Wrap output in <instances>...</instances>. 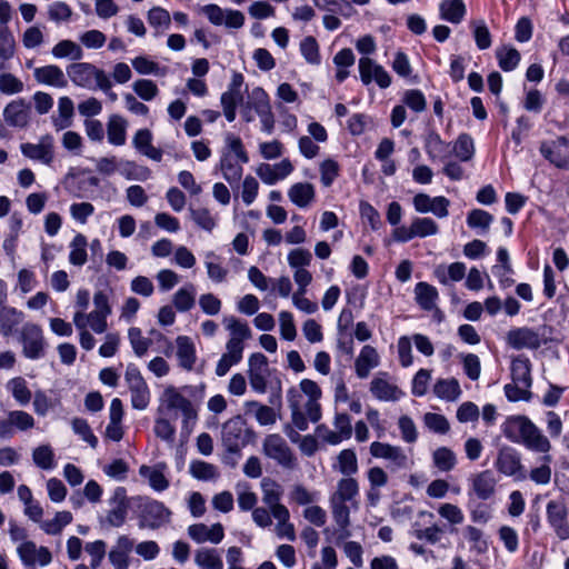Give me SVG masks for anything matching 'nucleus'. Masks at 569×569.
<instances>
[{"label":"nucleus","mask_w":569,"mask_h":569,"mask_svg":"<svg viewBox=\"0 0 569 569\" xmlns=\"http://www.w3.org/2000/svg\"><path fill=\"white\" fill-rule=\"evenodd\" d=\"M503 436L513 443H522L536 452H548L550 441L540 429L526 416H510L501 425Z\"/></svg>","instance_id":"nucleus-1"},{"label":"nucleus","mask_w":569,"mask_h":569,"mask_svg":"<svg viewBox=\"0 0 569 569\" xmlns=\"http://www.w3.org/2000/svg\"><path fill=\"white\" fill-rule=\"evenodd\" d=\"M257 435L253 429L247 427V421L238 415L227 420L221 428V442L226 451L231 455H240L241 449L254 442Z\"/></svg>","instance_id":"nucleus-2"},{"label":"nucleus","mask_w":569,"mask_h":569,"mask_svg":"<svg viewBox=\"0 0 569 569\" xmlns=\"http://www.w3.org/2000/svg\"><path fill=\"white\" fill-rule=\"evenodd\" d=\"M551 330L552 328L548 326H542L539 331L528 327L515 328L508 331L506 340L508 346L516 350H537L541 345L548 343L550 339L546 337V332Z\"/></svg>","instance_id":"nucleus-3"},{"label":"nucleus","mask_w":569,"mask_h":569,"mask_svg":"<svg viewBox=\"0 0 569 569\" xmlns=\"http://www.w3.org/2000/svg\"><path fill=\"white\" fill-rule=\"evenodd\" d=\"M67 74L77 86L88 90H97L100 81L108 83V76L101 69L89 62H74L67 67Z\"/></svg>","instance_id":"nucleus-4"},{"label":"nucleus","mask_w":569,"mask_h":569,"mask_svg":"<svg viewBox=\"0 0 569 569\" xmlns=\"http://www.w3.org/2000/svg\"><path fill=\"white\" fill-rule=\"evenodd\" d=\"M23 356L28 359H39L44 355L46 341L40 326L31 322L23 325L20 337Z\"/></svg>","instance_id":"nucleus-5"},{"label":"nucleus","mask_w":569,"mask_h":569,"mask_svg":"<svg viewBox=\"0 0 569 569\" xmlns=\"http://www.w3.org/2000/svg\"><path fill=\"white\" fill-rule=\"evenodd\" d=\"M438 232L437 223L430 218H417L412 221L410 227H398L392 231V238L397 242H408L411 239L419 237L425 238Z\"/></svg>","instance_id":"nucleus-6"},{"label":"nucleus","mask_w":569,"mask_h":569,"mask_svg":"<svg viewBox=\"0 0 569 569\" xmlns=\"http://www.w3.org/2000/svg\"><path fill=\"white\" fill-rule=\"evenodd\" d=\"M495 466L505 476H512L518 480L526 478L521 455L512 447L505 446L498 451Z\"/></svg>","instance_id":"nucleus-7"},{"label":"nucleus","mask_w":569,"mask_h":569,"mask_svg":"<svg viewBox=\"0 0 569 569\" xmlns=\"http://www.w3.org/2000/svg\"><path fill=\"white\" fill-rule=\"evenodd\" d=\"M540 152L548 161L560 169H569V139L560 136L552 141H543Z\"/></svg>","instance_id":"nucleus-8"},{"label":"nucleus","mask_w":569,"mask_h":569,"mask_svg":"<svg viewBox=\"0 0 569 569\" xmlns=\"http://www.w3.org/2000/svg\"><path fill=\"white\" fill-rule=\"evenodd\" d=\"M263 452L282 467L292 468L295 465V457L291 449L284 439L278 433H272L266 437L263 441Z\"/></svg>","instance_id":"nucleus-9"},{"label":"nucleus","mask_w":569,"mask_h":569,"mask_svg":"<svg viewBox=\"0 0 569 569\" xmlns=\"http://www.w3.org/2000/svg\"><path fill=\"white\" fill-rule=\"evenodd\" d=\"M249 100L252 109L260 118L262 130L269 134L272 133L274 129V116L267 92L262 88L256 87L252 89Z\"/></svg>","instance_id":"nucleus-10"},{"label":"nucleus","mask_w":569,"mask_h":569,"mask_svg":"<svg viewBox=\"0 0 569 569\" xmlns=\"http://www.w3.org/2000/svg\"><path fill=\"white\" fill-rule=\"evenodd\" d=\"M269 376L268 358L261 352H254L249 358L248 378L251 388L258 393L267 391Z\"/></svg>","instance_id":"nucleus-11"},{"label":"nucleus","mask_w":569,"mask_h":569,"mask_svg":"<svg viewBox=\"0 0 569 569\" xmlns=\"http://www.w3.org/2000/svg\"><path fill=\"white\" fill-rule=\"evenodd\" d=\"M359 73L363 84H369L372 81L380 88H388L391 83L389 73L383 69L382 66L376 63L368 57H362L359 60Z\"/></svg>","instance_id":"nucleus-12"},{"label":"nucleus","mask_w":569,"mask_h":569,"mask_svg":"<svg viewBox=\"0 0 569 569\" xmlns=\"http://www.w3.org/2000/svg\"><path fill=\"white\" fill-rule=\"evenodd\" d=\"M568 510L562 501L550 500L547 503V518L557 537L561 540L569 538Z\"/></svg>","instance_id":"nucleus-13"},{"label":"nucleus","mask_w":569,"mask_h":569,"mask_svg":"<svg viewBox=\"0 0 569 569\" xmlns=\"http://www.w3.org/2000/svg\"><path fill=\"white\" fill-rule=\"evenodd\" d=\"M369 451L373 458L388 460L392 469L407 467L408 458L400 447L387 442L373 441L370 445Z\"/></svg>","instance_id":"nucleus-14"},{"label":"nucleus","mask_w":569,"mask_h":569,"mask_svg":"<svg viewBox=\"0 0 569 569\" xmlns=\"http://www.w3.org/2000/svg\"><path fill=\"white\" fill-rule=\"evenodd\" d=\"M24 157L50 164L53 161V138L46 134L40 138L39 143H22L20 146Z\"/></svg>","instance_id":"nucleus-15"},{"label":"nucleus","mask_w":569,"mask_h":569,"mask_svg":"<svg viewBox=\"0 0 569 569\" xmlns=\"http://www.w3.org/2000/svg\"><path fill=\"white\" fill-rule=\"evenodd\" d=\"M31 106L24 99L9 102L3 110L6 123L14 128H26L30 120Z\"/></svg>","instance_id":"nucleus-16"},{"label":"nucleus","mask_w":569,"mask_h":569,"mask_svg":"<svg viewBox=\"0 0 569 569\" xmlns=\"http://www.w3.org/2000/svg\"><path fill=\"white\" fill-rule=\"evenodd\" d=\"M292 171L293 166L289 159H282L276 164L261 163L257 168L258 177L267 184H273L287 178Z\"/></svg>","instance_id":"nucleus-17"},{"label":"nucleus","mask_w":569,"mask_h":569,"mask_svg":"<svg viewBox=\"0 0 569 569\" xmlns=\"http://www.w3.org/2000/svg\"><path fill=\"white\" fill-rule=\"evenodd\" d=\"M497 480L491 470H483L471 477V491L480 500L490 499L496 492Z\"/></svg>","instance_id":"nucleus-18"},{"label":"nucleus","mask_w":569,"mask_h":569,"mask_svg":"<svg viewBox=\"0 0 569 569\" xmlns=\"http://www.w3.org/2000/svg\"><path fill=\"white\" fill-rule=\"evenodd\" d=\"M171 511L160 501L144 498V527L159 528L169 522Z\"/></svg>","instance_id":"nucleus-19"},{"label":"nucleus","mask_w":569,"mask_h":569,"mask_svg":"<svg viewBox=\"0 0 569 569\" xmlns=\"http://www.w3.org/2000/svg\"><path fill=\"white\" fill-rule=\"evenodd\" d=\"M188 535L198 543L206 541L219 543L224 537V531L220 522L212 525L210 528L204 523H194L188 528Z\"/></svg>","instance_id":"nucleus-20"},{"label":"nucleus","mask_w":569,"mask_h":569,"mask_svg":"<svg viewBox=\"0 0 569 569\" xmlns=\"http://www.w3.org/2000/svg\"><path fill=\"white\" fill-rule=\"evenodd\" d=\"M33 77L37 82L57 87V88H66L68 86V80L61 70L56 64H48L44 67L36 68L33 71Z\"/></svg>","instance_id":"nucleus-21"},{"label":"nucleus","mask_w":569,"mask_h":569,"mask_svg":"<svg viewBox=\"0 0 569 569\" xmlns=\"http://www.w3.org/2000/svg\"><path fill=\"white\" fill-rule=\"evenodd\" d=\"M370 392L375 398L381 401H397L403 396V392L398 388V386L392 385L380 377L371 380Z\"/></svg>","instance_id":"nucleus-22"},{"label":"nucleus","mask_w":569,"mask_h":569,"mask_svg":"<svg viewBox=\"0 0 569 569\" xmlns=\"http://www.w3.org/2000/svg\"><path fill=\"white\" fill-rule=\"evenodd\" d=\"M510 371L515 383H519L527 389L531 387V362L529 358L522 355L515 357L511 361Z\"/></svg>","instance_id":"nucleus-23"},{"label":"nucleus","mask_w":569,"mask_h":569,"mask_svg":"<svg viewBox=\"0 0 569 569\" xmlns=\"http://www.w3.org/2000/svg\"><path fill=\"white\" fill-rule=\"evenodd\" d=\"M244 78L241 73L234 72L232 74L227 91L221 94L220 102L222 107L237 108L243 102V92L241 90Z\"/></svg>","instance_id":"nucleus-24"},{"label":"nucleus","mask_w":569,"mask_h":569,"mask_svg":"<svg viewBox=\"0 0 569 569\" xmlns=\"http://www.w3.org/2000/svg\"><path fill=\"white\" fill-rule=\"evenodd\" d=\"M413 204L419 212L447 213L449 200L445 197L430 198L425 193H419L413 198Z\"/></svg>","instance_id":"nucleus-25"},{"label":"nucleus","mask_w":569,"mask_h":569,"mask_svg":"<svg viewBox=\"0 0 569 569\" xmlns=\"http://www.w3.org/2000/svg\"><path fill=\"white\" fill-rule=\"evenodd\" d=\"M111 502L116 506L108 512L107 522L112 527H119L124 522L127 516L126 489L118 487Z\"/></svg>","instance_id":"nucleus-26"},{"label":"nucleus","mask_w":569,"mask_h":569,"mask_svg":"<svg viewBox=\"0 0 569 569\" xmlns=\"http://www.w3.org/2000/svg\"><path fill=\"white\" fill-rule=\"evenodd\" d=\"M379 365V356L377 350L366 345L355 362L356 373L360 379H365L369 376L370 369Z\"/></svg>","instance_id":"nucleus-27"},{"label":"nucleus","mask_w":569,"mask_h":569,"mask_svg":"<svg viewBox=\"0 0 569 569\" xmlns=\"http://www.w3.org/2000/svg\"><path fill=\"white\" fill-rule=\"evenodd\" d=\"M425 150L431 160H445L451 154L450 144L445 142L435 131H430L426 136Z\"/></svg>","instance_id":"nucleus-28"},{"label":"nucleus","mask_w":569,"mask_h":569,"mask_svg":"<svg viewBox=\"0 0 569 569\" xmlns=\"http://www.w3.org/2000/svg\"><path fill=\"white\" fill-rule=\"evenodd\" d=\"M124 379L132 392V406L142 409V376L136 365H129L126 370Z\"/></svg>","instance_id":"nucleus-29"},{"label":"nucleus","mask_w":569,"mask_h":569,"mask_svg":"<svg viewBox=\"0 0 569 569\" xmlns=\"http://www.w3.org/2000/svg\"><path fill=\"white\" fill-rule=\"evenodd\" d=\"M177 357L179 365L191 370L196 362V349L191 339L187 336H179L177 338Z\"/></svg>","instance_id":"nucleus-30"},{"label":"nucleus","mask_w":569,"mask_h":569,"mask_svg":"<svg viewBox=\"0 0 569 569\" xmlns=\"http://www.w3.org/2000/svg\"><path fill=\"white\" fill-rule=\"evenodd\" d=\"M290 200L299 208H307L315 198V188L311 183L299 182L295 183L288 192Z\"/></svg>","instance_id":"nucleus-31"},{"label":"nucleus","mask_w":569,"mask_h":569,"mask_svg":"<svg viewBox=\"0 0 569 569\" xmlns=\"http://www.w3.org/2000/svg\"><path fill=\"white\" fill-rule=\"evenodd\" d=\"M415 293L416 301L421 309L430 311L435 308L438 291L433 286L427 282H418L415 288Z\"/></svg>","instance_id":"nucleus-32"},{"label":"nucleus","mask_w":569,"mask_h":569,"mask_svg":"<svg viewBox=\"0 0 569 569\" xmlns=\"http://www.w3.org/2000/svg\"><path fill=\"white\" fill-rule=\"evenodd\" d=\"M441 19L451 23H459L466 13L462 0H443L439 7Z\"/></svg>","instance_id":"nucleus-33"},{"label":"nucleus","mask_w":569,"mask_h":569,"mask_svg":"<svg viewBox=\"0 0 569 569\" xmlns=\"http://www.w3.org/2000/svg\"><path fill=\"white\" fill-rule=\"evenodd\" d=\"M23 320V312L13 307L0 309V327L3 336H11L18 325Z\"/></svg>","instance_id":"nucleus-34"},{"label":"nucleus","mask_w":569,"mask_h":569,"mask_svg":"<svg viewBox=\"0 0 569 569\" xmlns=\"http://www.w3.org/2000/svg\"><path fill=\"white\" fill-rule=\"evenodd\" d=\"M359 493L358 481L352 477H345L338 481L337 491L330 500L347 502Z\"/></svg>","instance_id":"nucleus-35"},{"label":"nucleus","mask_w":569,"mask_h":569,"mask_svg":"<svg viewBox=\"0 0 569 569\" xmlns=\"http://www.w3.org/2000/svg\"><path fill=\"white\" fill-rule=\"evenodd\" d=\"M435 395L447 401H455L461 395V389L457 379H439L433 387Z\"/></svg>","instance_id":"nucleus-36"},{"label":"nucleus","mask_w":569,"mask_h":569,"mask_svg":"<svg viewBox=\"0 0 569 569\" xmlns=\"http://www.w3.org/2000/svg\"><path fill=\"white\" fill-rule=\"evenodd\" d=\"M126 120L117 114L109 118L107 124L108 141L114 146H121L126 142Z\"/></svg>","instance_id":"nucleus-37"},{"label":"nucleus","mask_w":569,"mask_h":569,"mask_svg":"<svg viewBox=\"0 0 569 569\" xmlns=\"http://www.w3.org/2000/svg\"><path fill=\"white\" fill-rule=\"evenodd\" d=\"M166 468L164 463H158L152 468L144 466V477L148 478L149 486L154 491L161 492L169 488L170 482L164 476Z\"/></svg>","instance_id":"nucleus-38"},{"label":"nucleus","mask_w":569,"mask_h":569,"mask_svg":"<svg viewBox=\"0 0 569 569\" xmlns=\"http://www.w3.org/2000/svg\"><path fill=\"white\" fill-rule=\"evenodd\" d=\"M59 116L52 119L57 130H62L71 126V119L74 113V106L69 97H61L58 102Z\"/></svg>","instance_id":"nucleus-39"},{"label":"nucleus","mask_w":569,"mask_h":569,"mask_svg":"<svg viewBox=\"0 0 569 569\" xmlns=\"http://www.w3.org/2000/svg\"><path fill=\"white\" fill-rule=\"evenodd\" d=\"M173 306L180 312H187L193 308L196 302V288L188 283L180 288L173 296Z\"/></svg>","instance_id":"nucleus-40"},{"label":"nucleus","mask_w":569,"mask_h":569,"mask_svg":"<svg viewBox=\"0 0 569 569\" xmlns=\"http://www.w3.org/2000/svg\"><path fill=\"white\" fill-rule=\"evenodd\" d=\"M148 22L154 29V33L162 34L171 24L169 12L161 7H153L148 12Z\"/></svg>","instance_id":"nucleus-41"},{"label":"nucleus","mask_w":569,"mask_h":569,"mask_svg":"<svg viewBox=\"0 0 569 569\" xmlns=\"http://www.w3.org/2000/svg\"><path fill=\"white\" fill-rule=\"evenodd\" d=\"M222 322L226 329L230 332V339H239V341H244L251 338V330L248 323L236 318L234 316L224 317Z\"/></svg>","instance_id":"nucleus-42"},{"label":"nucleus","mask_w":569,"mask_h":569,"mask_svg":"<svg viewBox=\"0 0 569 569\" xmlns=\"http://www.w3.org/2000/svg\"><path fill=\"white\" fill-rule=\"evenodd\" d=\"M244 407L247 409V412L254 410L256 419L261 426L273 425L277 420V416L273 408L266 405H261L256 400L247 401L244 403Z\"/></svg>","instance_id":"nucleus-43"},{"label":"nucleus","mask_w":569,"mask_h":569,"mask_svg":"<svg viewBox=\"0 0 569 569\" xmlns=\"http://www.w3.org/2000/svg\"><path fill=\"white\" fill-rule=\"evenodd\" d=\"M338 470L346 477H351L358 472V459L353 449H343L337 457Z\"/></svg>","instance_id":"nucleus-44"},{"label":"nucleus","mask_w":569,"mask_h":569,"mask_svg":"<svg viewBox=\"0 0 569 569\" xmlns=\"http://www.w3.org/2000/svg\"><path fill=\"white\" fill-rule=\"evenodd\" d=\"M220 169L224 179L230 183L239 182L242 176V167L230 156L229 152L223 153L220 160Z\"/></svg>","instance_id":"nucleus-45"},{"label":"nucleus","mask_w":569,"mask_h":569,"mask_svg":"<svg viewBox=\"0 0 569 569\" xmlns=\"http://www.w3.org/2000/svg\"><path fill=\"white\" fill-rule=\"evenodd\" d=\"M164 396L167 398V405L169 409H178L182 412V415L196 410L191 401L178 392L174 387H168L164 390Z\"/></svg>","instance_id":"nucleus-46"},{"label":"nucleus","mask_w":569,"mask_h":569,"mask_svg":"<svg viewBox=\"0 0 569 569\" xmlns=\"http://www.w3.org/2000/svg\"><path fill=\"white\" fill-rule=\"evenodd\" d=\"M194 561L201 569H223V562L216 549L198 550Z\"/></svg>","instance_id":"nucleus-47"},{"label":"nucleus","mask_w":569,"mask_h":569,"mask_svg":"<svg viewBox=\"0 0 569 569\" xmlns=\"http://www.w3.org/2000/svg\"><path fill=\"white\" fill-rule=\"evenodd\" d=\"M189 471L193 478L202 481L213 480L219 476V472L214 465L202 460H193L190 463Z\"/></svg>","instance_id":"nucleus-48"},{"label":"nucleus","mask_w":569,"mask_h":569,"mask_svg":"<svg viewBox=\"0 0 569 569\" xmlns=\"http://www.w3.org/2000/svg\"><path fill=\"white\" fill-rule=\"evenodd\" d=\"M52 54L56 58L69 57L72 60H80L83 57V51L76 42L71 40H61L52 48Z\"/></svg>","instance_id":"nucleus-49"},{"label":"nucleus","mask_w":569,"mask_h":569,"mask_svg":"<svg viewBox=\"0 0 569 569\" xmlns=\"http://www.w3.org/2000/svg\"><path fill=\"white\" fill-rule=\"evenodd\" d=\"M70 511H58L52 520L41 522V529L48 535H59L62 528L72 522Z\"/></svg>","instance_id":"nucleus-50"},{"label":"nucleus","mask_w":569,"mask_h":569,"mask_svg":"<svg viewBox=\"0 0 569 569\" xmlns=\"http://www.w3.org/2000/svg\"><path fill=\"white\" fill-rule=\"evenodd\" d=\"M8 389L12 392L13 398L22 406H26L31 400V391L27 387V382L22 377L11 379Z\"/></svg>","instance_id":"nucleus-51"},{"label":"nucleus","mask_w":569,"mask_h":569,"mask_svg":"<svg viewBox=\"0 0 569 569\" xmlns=\"http://www.w3.org/2000/svg\"><path fill=\"white\" fill-rule=\"evenodd\" d=\"M461 161H469L475 153L472 138L467 133H461L455 142L452 150Z\"/></svg>","instance_id":"nucleus-52"},{"label":"nucleus","mask_w":569,"mask_h":569,"mask_svg":"<svg viewBox=\"0 0 569 569\" xmlns=\"http://www.w3.org/2000/svg\"><path fill=\"white\" fill-rule=\"evenodd\" d=\"M497 59L499 61V67L503 71H511L518 66L520 61V53L512 47H503L497 50Z\"/></svg>","instance_id":"nucleus-53"},{"label":"nucleus","mask_w":569,"mask_h":569,"mask_svg":"<svg viewBox=\"0 0 569 569\" xmlns=\"http://www.w3.org/2000/svg\"><path fill=\"white\" fill-rule=\"evenodd\" d=\"M433 463L441 471H450L456 465V456L447 447L438 448L433 452Z\"/></svg>","instance_id":"nucleus-54"},{"label":"nucleus","mask_w":569,"mask_h":569,"mask_svg":"<svg viewBox=\"0 0 569 569\" xmlns=\"http://www.w3.org/2000/svg\"><path fill=\"white\" fill-rule=\"evenodd\" d=\"M300 51L307 62L311 64L320 63L319 46L313 37H306L300 42Z\"/></svg>","instance_id":"nucleus-55"},{"label":"nucleus","mask_w":569,"mask_h":569,"mask_svg":"<svg viewBox=\"0 0 569 569\" xmlns=\"http://www.w3.org/2000/svg\"><path fill=\"white\" fill-rule=\"evenodd\" d=\"M14 38L8 26H0V58L9 60L14 54Z\"/></svg>","instance_id":"nucleus-56"},{"label":"nucleus","mask_w":569,"mask_h":569,"mask_svg":"<svg viewBox=\"0 0 569 569\" xmlns=\"http://www.w3.org/2000/svg\"><path fill=\"white\" fill-rule=\"evenodd\" d=\"M297 397L296 390L289 391V407L291 409L292 423L298 430L305 431L308 429V420L306 415L300 410L298 402L295 400Z\"/></svg>","instance_id":"nucleus-57"},{"label":"nucleus","mask_w":569,"mask_h":569,"mask_svg":"<svg viewBox=\"0 0 569 569\" xmlns=\"http://www.w3.org/2000/svg\"><path fill=\"white\" fill-rule=\"evenodd\" d=\"M71 425L72 430L88 442L91 448H96L98 446V438L92 433L87 420L82 418H74Z\"/></svg>","instance_id":"nucleus-58"},{"label":"nucleus","mask_w":569,"mask_h":569,"mask_svg":"<svg viewBox=\"0 0 569 569\" xmlns=\"http://www.w3.org/2000/svg\"><path fill=\"white\" fill-rule=\"evenodd\" d=\"M33 461L41 469H52L53 468V451L49 446H39L33 450Z\"/></svg>","instance_id":"nucleus-59"},{"label":"nucleus","mask_w":569,"mask_h":569,"mask_svg":"<svg viewBox=\"0 0 569 569\" xmlns=\"http://www.w3.org/2000/svg\"><path fill=\"white\" fill-rule=\"evenodd\" d=\"M312 260V256L309 250L297 248L289 252L288 254V263L291 268L305 269V267L309 266Z\"/></svg>","instance_id":"nucleus-60"},{"label":"nucleus","mask_w":569,"mask_h":569,"mask_svg":"<svg viewBox=\"0 0 569 569\" xmlns=\"http://www.w3.org/2000/svg\"><path fill=\"white\" fill-rule=\"evenodd\" d=\"M403 103L416 112H421L426 109V98L420 90H407L402 99Z\"/></svg>","instance_id":"nucleus-61"},{"label":"nucleus","mask_w":569,"mask_h":569,"mask_svg":"<svg viewBox=\"0 0 569 569\" xmlns=\"http://www.w3.org/2000/svg\"><path fill=\"white\" fill-rule=\"evenodd\" d=\"M279 321L281 338L287 341L295 340L297 336V329L293 322L292 315L288 311H282L279 315Z\"/></svg>","instance_id":"nucleus-62"},{"label":"nucleus","mask_w":569,"mask_h":569,"mask_svg":"<svg viewBox=\"0 0 569 569\" xmlns=\"http://www.w3.org/2000/svg\"><path fill=\"white\" fill-rule=\"evenodd\" d=\"M261 487L263 491V502L268 505L269 507H272L274 505L280 503V496L281 493L276 489L278 487V483L274 480H271L270 478H264L261 481Z\"/></svg>","instance_id":"nucleus-63"},{"label":"nucleus","mask_w":569,"mask_h":569,"mask_svg":"<svg viewBox=\"0 0 569 569\" xmlns=\"http://www.w3.org/2000/svg\"><path fill=\"white\" fill-rule=\"evenodd\" d=\"M423 420L426 426L437 433H447L450 429L447 418L442 415L428 412Z\"/></svg>","instance_id":"nucleus-64"}]
</instances>
